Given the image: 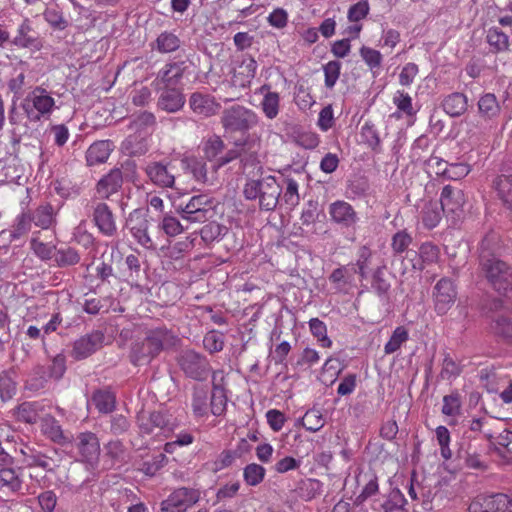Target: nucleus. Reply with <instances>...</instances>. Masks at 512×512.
I'll list each match as a JSON object with an SVG mask.
<instances>
[{
	"instance_id": "774afa93",
	"label": "nucleus",
	"mask_w": 512,
	"mask_h": 512,
	"mask_svg": "<svg viewBox=\"0 0 512 512\" xmlns=\"http://www.w3.org/2000/svg\"><path fill=\"white\" fill-rule=\"evenodd\" d=\"M390 287V283L383 277V268H377L373 274L372 288L379 296H383L388 293Z\"/></svg>"
},
{
	"instance_id": "1a4fd4ad",
	"label": "nucleus",
	"mask_w": 512,
	"mask_h": 512,
	"mask_svg": "<svg viewBox=\"0 0 512 512\" xmlns=\"http://www.w3.org/2000/svg\"><path fill=\"white\" fill-rule=\"evenodd\" d=\"M201 497L198 489L180 487L175 489L166 500L162 501L161 509L164 512H185L195 505Z\"/></svg>"
},
{
	"instance_id": "39448f33",
	"label": "nucleus",
	"mask_w": 512,
	"mask_h": 512,
	"mask_svg": "<svg viewBox=\"0 0 512 512\" xmlns=\"http://www.w3.org/2000/svg\"><path fill=\"white\" fill-rule=\"evenodd\" d=\"M140 432L143 435H163L168 437L176 427L175 419L167 412L141 411L137 417Z\"/></svg>"
},
{
	"instance_id": "20e7f679",
	"label": "nucleus",
	"mask_w": 512,
	"mask_h": 512,
	"mask_svg": "<svg viewBox=\"0 0 512 512\" xmlns=\"http://www.w3.org/2000/svg\"><path fill=\"white\" fill-rule=\"evenodd\" d=\"M155 124V115L148 111H144L132 119L129 128L134 131V134L129 135L125 140V148L130 154L142 155L147 152V136L149 129L153 128Z\"/></svg>"
},
{
	"instance_id": "c03bdc74",
	"label": "nucleus",
	"mask_w": 512,
	"mask_h": 512,
	"mask_svg": "<svg viewBox=\"0 0 512 512\" xmlns=\"http://www.w3.org/2000/svg\"><path fill=\"white\" fill-rule=\"evenodd\" d=\"M208 392L203 388H195L192 397V409L196 416L202 417L208 411Z\"/></svg>"
},
{
	"instance_id": "3c124183",
	"label": "nucleus",
	"mask_w": 512,
	"mask_h": 512,
	"mask_svg": "<svg viewBox=\"0 0 512 512\" xmlns=\"http://www.w3.org/2000/svg\"><path fill=\"white\" fill-rule=\"evenodd\" d=\"M159 228L169 237H175L184 230L181 222L172 215H164L159 223Z\"/></svg>"
},
{
	"instance_id": "2f4dec72",
	"label": "nucleus",
	"mask_w": 512,
	"mask_h": 512,
	"mask_svg": "<svg viewBox=\"0 0 512 512\" xmlns=\"http://www.w3.org/2000/svg\"><path fill=\"white\" fill-rule=\"evenodd\" d=\"M22 483V479L15 469H0V491L3 493H16L20 491Z\"/></svg>"
},
{
	"instance_id": "aec40b11",
	"label": "nucleus",
	"mask_w": 512,
	"mask_h": 512,
	"mask_svg": "<svg viewBox=\"0 0 512 512\" xmlns=\"http://www.w3.org/2000/svg\"><path fill=\"white\" fill-rule=\"evenodd\" d=\"M93 221L99 231L108 237H112L116 231V222L109 206L104 202H96L93 206Z\"/></svg>"
},
{
	"instance_id": "72a5a7b5",
	"label": "nucleus",
	"mask_w": 512,
	"mask_h": 512,
	"mask_svg": "<svg viewBox=\"0 0 512 512\" xmlns=\"http://www.w3.org/2000/svg\"><path fill=\"white\" fill-rule=\"evenodd\" d=\"M434 309L438 315L448 313V280L440 279L433 290Z\"/></svg>"
},
{
	"instance_id": "8fccbe9b",
	"label": "nucleus",
	"mask_w": 512,
	"mask_h": 512,
	"mask_svg": "<svg viewBox=\"0 0 512 512\" xmlns=\"http://www.w3.org/2000/svg\"><path fill=\"white\" fill-rule=\"evenodd\" d=\"M496 189L502 200L512 209V176H500L496 181Z\"/></svg>"
},
{
	"instance_id": "052dcab7",
	"label": "nucleus",
	"mask_w": 512,
	"mask_h": 512,
	"mask_svg": "<svg viewBox=\"0 0 512 512\" xmlns=\"http://www.w3.org/2000/svg\"><path fill=\"white\" fill-rule=\"evenodd\" d=\"M393 103L397 108L408 116H412L415 111L412 105V98L404 91H397L393 97Z\"/></svg>"
},
{
	"instance_id": "f03ea898",
	"label": "nucleus",
	"mask_w": 512,
	"mask_h": 512,
	"mask_svg": "<svg viewBox=\"0 0 512 512\" xmlns=\"http://www.w3.org/2000/svg\"><path fill=\"white\" fill-rule=\"evenodd\" d=\"M281 185L272 175L250 179L246 182L243 194L247 200H257L260 210L273 211L279 203Z\"/></svg>"
},
{
	"instance_id": "6e6552de",
	"label": "nucleus",
	"mask_w": 512,
	"mask_h": 512,
	"mask_svg": "<svg viewBox=\"0 0 512 512\" xmlns=\"http://www.w3.org/2000/svg\"><path fill=\"white\" fill-rule=\"evenodd\" d=\"M177 363L186 377L196 381H205L211 372L208 359L194 350L182 351Z\"/></svg>"
},
{
	"instance_id": "f257e3e1",
	"label": "nucleus",
	"mask_w": 512,
	"mask_h": 512,
	"mask_svg": "<svg viewBox=\"0 0 512 512\" xmlns=\"http://www.w3.org/2000/svg\"><path fill=\"white\" fill-rule=\"evenodd\" d=\"M496 235H487L480 244V258L483 269L493 287L503 294L512 291V272L506 263L490 256L491 244L496 242Z\"/></svg>"
},
{
	"instance_id": "5701e85b",
	"label": "nucleus",
	"mask_w": 512,
	"mask_h": 512,
	"mask_svg": "<svg viewBox=\"0 0 512 512\" xmlns=\"http://www.w3.org/2000/svg\"><path fill=\"white\" fill-rule=\"evenodd\" d=\"M8 120L10 125L12 126L11 142L13 144H19L22 140V137L28 135L30 130V122L27 120L24 113L21 114L17 110L15 103H13L9 109Z\"/></svg>"
},
{
	"instance_id": "58836bf2",
	"label": "nucleus",
	"mask_w": 512,
	"mask_h": 512,
	"mask_svg": "<svg viewBox=\"0 0 512 512\" xmlns=\"http://www.w3.org/2000/svg\"><path fill=\"white\" fill-rule=\"evenodd\" d=\"M184 62L170 63L160 72V78L166 86L177 85L184 74Z\"/></svg>"
},
{
	"instance_id": "412c9836",
	"label": "nucleus",
	"mask_w": 512,
	"mask_h": 512,
	"mask_svg": "<svg viewBox=\"0 0 512 512\" xmlns=\"http://www.w3.org/2000/svg\"><path fill=\"white\" fill-rule=\"evenodd\" d=\"M448 199V185L442 188L440 202H428L421 211V220L425 228L433 229L436 227L444 213V201Z\"/></svg>"
},
{
	"instance_id": "f704fd0d",
	"label": "nucleus",
	"mask_w": 512,
	"mask_h": 512,
	"mask_svg": "<svg viewBox=\"0 0 512 512\" xmlns=\"http://www.w3.org/2000/svg\"><path fill=\"white\" fill-rule=\"evenodd\" d=\"M16 371L14 368L4 370L0 373V398L6 402L15 395L17 390Z\"/></svg>"
},
{
	"instance_id": "0eeeda50",
	"label": "nucleus",
	"mask_w": 512,
	"mask_h": 512,
	"mask_svg": "<svg viewBox=\"0 0 512 512\" xmlns=\"http://www.w3.org/2000/svg\"><path fill=\"white\" fill-rule=\"evenodd\" d=\"M257 123V114L242 105H233L222 112L221 124L228 132H245Z\"/></svg>"
},
{
	"instance_id": "b1692460",
	"label": "nucleus",
	"mask_w": 512,
	"mask_h": 512,
	"mask_svg": "<svg viewBox=\"0 0 512 512\" xmlns=\"http://www.w3.org/2000/svg\"><path fill=\"white\" fill-rule=\"evenodd\" d=\"M32 223L30 212H22L15 218L10 230L0 232V241L7 238L12 242L22 238L31 230Z\"/></svg>"
},
{
	"instance_id": "49530a36",
	"label": "nucleus",
	"mask_w": 512,
	"mask_h": 512,
	"mask_svg": "<svg viewBox=\"0 0 512 512\" xmlns=\"http://www.w3.org/2000/svg\"><path fill=\"white\" fill-rule=\"evenodd\" d=\"M265 472L263 466L251 463L244 468L243 477L248 485L256 486L263 481Z\"/></svg>"
},
{
	"instance_id": "7c9ffc66",
	"label": "nucleus",
	"mask_w": 512,
	"mask_h": 512,
	"mask_svg": "<svg viewBox=\"0 0 512 512\" xmlns=\"http://www.w3.org/2000/svg\"><path fill=\"white\" fill-rule=\"evenodd\" d=\"M263 93V99L261 101V108L263 113L268 119H275L279 114L280 108V96L277 92H272L268 85H263L260 88Z\"/></svg>"
},
{
	"instance_id": "864d4df0",
	"label": "nucleus",
	"mask_w": 512,
	"mask_h": 512,
	"mask_svg": "<svg viewBox=\"0 0 512 512\" xmlns=\"http://www.w3.org/2000/svg\"><path fill=\"white\" fill-rule=\"evenodd\" d=\"M55 260L60 267L76 265L80 261V255L74 248L60 249L55 255Z\"/></svg>"
},
{
	"instance_id": "a18cd8bd",
	"label": "nucleus",
	"mask_w": 512,
	"mask_h": 512,
	"mask_svg": "<svg viewBox=\"0 0 512 512\" xmlns=\"http://www.w3.org/2000/svg\"><path fill=\"white\" fill-rule=\"evenodd\" d=\"M226 403L227 398L224 390L214 385L210 401L211 413L215 416L222 415L226 409Z\"/></svg>"
},
{
	"instance_id": "c9c22d12",
	"label": "nucleus",
	"mask_w": 512,
	"mask_h": 512,
	"mask_svg": "<svg viewBox=\"0 0 512 512\" xmlns=\"http://www.w3.org/2000/svg\"><path fill=\"white\" fill-rule=\"evenodd\" d=\"M183 169L192 174V177L198 182H206L207 167L203 159L197 157H185L182 159Z\"/></svg>"
},
{
	"instance_id": "f3484780",
	"label": "nucleus",
	"mask_w": 512,
	"mask_h": 512,
	"mask_svg": "<svg viewBox=\"0 0 512 512\" xmlns=\"http://www.w3.org/2000/svg\"><path fill=\"white\" fill-rule=\"evenodd\" d=\"M75 447L82 461L93 464L100 455V444L97 436L92 432H82L75 439Z\"/></svg>"
},
{
	"instance_id": "f8f14e48",
	"label": "nucleus",
	"mask_w": 512,
	"mask_h": 512,
	"mask_svg": "<svg viewBox=\"0 0 512 512\" xmlns=\"http://www.w3.org/2000/svg\"><path fill=\"white\" fill-rule=\"evenodd\" d=\"M469 512H512V500L505 494L479 495L469 505Z\"/></svg>"
},
{
	"instance_id": "79ce46f5",
	"label": "nucleus",
	"mask_w": 512,
	"mask_h": 512,
	"mask_svg": "<svg viewBox=\"0 0 512 512\" xmlns=\"http://www.w3.org/2000/svg\"><path fill=\"white\" fill-rule=\"evenodd\" d=\"M39 234L40 232L33 234V237L30 241L31 249L40 259L49 260L53 256L55 245L41 241L38 237Z\"/></svg>"
},
{
	"instance_id": "a878e982",
	"label": "nucleus",
	"mask_w": 512,
	"mask_h": 512,
	"mask_svg": "<svg viewBox=\"0 0 512 512\" xmlns=\"http://www.w3.org/2000/svg\"><path fill=\"white\" fill-rule=\"evenodd\" d=\"M112 146V142L109 140L94 142L86 152L87 164L93 166L106 162L113 149Z\"/></svg>"
},
{
	"instance_id": "603ef678",
	"label": "nucleus",
	"mask_w": 512,
	"mask_h": 512,
	"mask_svg": "<svg viewBox=\"0 0 512 512\" xmlns=\"http://www.w3.org/2000/svg\"><path fill=\"white\" fill-rule=\"evenodd\" d=\"M309 328L311 333L317 337L322 347H330L332 345V341L327 337V328L324 322L318 318H312L309 321Z\"/></svg>"
},
{
	"instance_id": "6e6d98bb",
	"label": "nucleus",
	"mask_w": 512,
	"mask_h": 512,
	"mask_svg": "<svg viewBox=\"0 0 512 512\" xmlns=\"http://www.w3.org/2000/svg\"><path fill=\"white\" fill-rule=\"evenodd\" d=\"M283 200L290 207H295L300 202L298 183L292 178L286 179V188L284 191Z\"/></svg>"
},
{
	"instance_id": "473e14b6",
	"label": "nucleus",
	"mask_w": 512,
	"mask_h": 512,
	"mask_svg": "<svg viewBox=\"0 0 512 512\" xmlns=\"http://www.w3.org/2000/svg\"><path fill=\"white\" fill-rule=\"evenodd\" d=\"M157 355L154 353L149 343L144 338L142 341L135 342L130 352V361L134 365L148 364Z\"/></svg>"
},
{
	"instance_id": "6ab92c4d",
	"label": "nucleus",
	"mask_w": 512,
	"mask_h": 512,
	"mask_svg": "<svg viewBox=\"0 0 512 512\" xmlns=\"http://www.w3.org/2000/svg\"><path fill=\"white\" fill-rule=\"evenodd\" d=\"M189 107L196 115L208 118L219 113L221 104L209 94L194 92L190 95Z\"/></svg>"
},
{
	"instance_id": "ea45409f",
	"label": "nucleus",
	"mask_w": 512,
	"mask_h": 512,
	"mask_svg": "<svg viewBox=\"0 0 512 512\" xmlns=\"http://www.w3.org/2000/svg\"><path fill=\"white\" fill-rule=\"evenodd\" d=\"M487 42L494 52L506 51L509 47V38L498 28H490L487 32Z\"/></svg>"
},
{
	"instance_id": "37998d69",
	"label": "nucleus",
	"mask_w": 512,
	"mask_h": 512,
	"mask_svg": "<svg viewBox=\"0 0 512 512\" xmlns=\"http://www.w3.org/2000/svg\"><path fill=\"white\" fill-rule=\"evenodd\" d=\"M47 382L46 370L42 365L33 368L30 377L27 379L25 387L30 391H38L45 387Z\"/></svg>"
},
{
	"instance_id": "2eb2a0df",
	"label": "nucleus",
	"mask_w": 512,
	"mask_h": 512,
	"mask_svg": "<svg viewBox=\"0 0 512 512\" xmlns=\"http://www.w3.org/2000/svg\"><path fill=\"white\" fill-rule=\"evenodd\" d=\"M328 213L331 221L341 228H354L359 221L358 213L350 203L344 200L331 203Z\"/></svg>"
},
{
	"instance_id": "0e129e2a",
	"label": "nucleus",
	"mask_w": 512,
	"mask_h": 512,
	"mask_svg": "<svg viewBox=\"0 0 512 512\" xmlns=\"http://www.w3.org/2000/svg\"><path fill=\"white\" fill-rule=\"evenodd\" d=\"M23 462L30 467L36 466L47 470L51 469V458L36 449L26 459H23Z\"/></svg>"
},
{
	"instance_id": "de8ad7c7",
	"label": "nucleus",
	"mask_w": 512,
	"mask_h": 512,
	"mask_svg": "<svg viewBox=\"0 0 512 512\" xmlns=\"http://www.w3.org/2000/svg\"><path fill=\"white\" fill-rule=\"evenodd\" d=\"M360 56L371 71L378 70L382 64V54L373 48L362 46L359 50Z\"/></svg>"
},
{
	"instance_id": "69168bd1",
	"label": "nucleus",
	"mask_w": 512,
	"mask_h": 512,
	"mask_svg": "<svg viewBox=\"0 0 512 512\" xmlns=\"http://www.w3.org/2000/svg\"><path fill=\"white\" fill-rule=\"evenodd\" d=\"M369 10L367 1H359L349 8L347 18L350 22H359L368 15Z\"/></svg>"
},
{
	"instance_id": "a211bd4d",
	"label": "nucleus",
	"mask_w": 512,
	"mask_h": 512,
	"mask_svg": "<svg viewBox=\"0 0 512 512\" xmlns=\"http://www.w3.org/2000/svg\"><path fill=\"white\" fill-rule=\"evenodd\" d=\"M145 339L156 355H159L163 350L175 347L179 342V338L165 327L149 330L146 333Z\"/></svg>"
},
{
	"instance_id": "ddd939ff",
	"label": "nucleus",
	"mask_w": 512,
	"mask_h": 512,
	"mask_svg": "<svg viewBox=\"0 0 512 512\" xmlns=\"http://www.w3.org/2000/svg\"><path fill=\"white\" fill-rule=\"evenodd\" d=\"M126 226L139 245L146 249H156V245L148 233L150 223L145 214L138 210L133 211L127 219Z\"/></svg>"
},
{
	"instance_id": "bb28decb",
	"label": "nucleus",
	"mask_w": 512,
	"mask_h": 512,
	"mask_svg": "<svg viewBox=\"0 0 512 512\" xmlns=\"http://www.w3.org/2000/svg\"><path fill=\"white\" fill-rule=\"evenodd\" d=\"M30 215L34 225L41 229L48 230L56 224V212L50 203L39 205Z\"/></svg>"
},
{
	"instance_id": "9d476101",
	"label": "nucleus",
	"mask_w": 512,
	"mask_h": 512,
	"mask_svg": "<svg viewBox=\"0 0 512 512\" xmlns=\"http://www.w3.org/2000/svg\"><path fill=\"white\" fill-rule=\"evenodd\" d=\"M10 45L37 52L42 49L43 41L39 33L33 28L30 19L25 18L17 26L14 36H10Z\"/></svg>"
},
{
	"instance_id": "4d7b16f0",
	"label": "nucleus",
	"mask_w": 512,
	"mask_h": 512,
	"mask_svg": "<svg viewBox=\"0 0 512 512\" xmlns=\"http://www.w3.org/2000/svg\"><path fill=\"white\" fill-rule=\"evenodd\" d=\"M324 75H325V86L327 88H333L336 84L341 70V63L338 61H329L323 67Z\"/></svg>"
},
{
	"instance_id": "4c0bfd02",
	"label": "nucleus",
	"mask_w": 512,
	"mask_h": 512,
	"mask_svg": "<svg viewBox=\"0 0 512 512\" xmlns=\"http://www.w3.org/2000/svg\"><path fill=\"white\" fill-rule=\"evenodd\" d=\"M91 401L101 413H110L115 408V396L107 390L95 391Z\"/></svg>"
},
{
	"instance_id": "cd10ccee",
	"label": "nucleus",
	"mask_w": 512,
	"mask_h": 512,
	"mask_svg": "<svg viewBox=\"0 0 512 512\" xmlns=\"http://www.w3.org/2000/svg\"><path fill=\"white\" fill-rule=\"evenodd\" d=\"M44 405L39 401H26L18 405L15 409V415L17 420L35 424L40 417V413L43 412Z\"/></svg>"
},
{
	"instance_id": "dca6fc26",
	"label": "nucleus",
	"mask_w": 512,
	"mask_h": 512,
	"mask_svg": "<svg viewBox=\"0 0 512 512\" xmlns=\"http://www.w3.org/2000/svg\"><path fill=\"white\" fill-rule=\"evenodd\" d=\"M104 339L105 336L103 332L99 330H94L91 333L81 336L74 342L71 356L76 360L89 357L102 347Z\"/></svg>"
},
{
	"instance_id": "9b49d317",
	"label": "nucleus",
	"mask_w": 512,
	"mask_h": 512,
	"mask_svg": "<svg viewBox=\"0 0 512 512\" xmlns=\"http://www.w3.org/2000/svg\"><path fill=\"white\" fill-rule=\"evenodd\" d=\"M144 172L149 181L160 188H173L175 185L174 167L170 161H151L147 163Z\"/></svg>"
},
{
	"instance_id": "09e8293b",
	"label": "nucleus",
	"mask_w": 512,
	"mask_h": 512,
	"mask_svg": "<svg viewBox=\"0 0 512 512\" xmlns=\"http://www.w3.org/2000/svg\"><path fill=\"white\" fill-rule=\"evenodd\" d=\"M496 189L502 200L512 209V176H500L496 181Z\"/></svg>"
},
{
	"instance_id": "c85d7f7f",
	"label": "nucleus",
	"mask_w": 512,
	"mask_h": 512,
	"mask_svg": "<svg viewBox=\"0 0 512 512\" xmlns=\"http://www.w3.org/2000/svg\"><path fill=\"white\" fill-rule=\"evenodd\" d=\"M379 512H408L407 500L403 493L395 488L392 489L387 495L383 497Z\"/></svg>"
},
{
	"instance_id": "e433bc0d",
	"label": "nucleus",
	"mask_w": 512,
	"mask_h": 512,
	"mask_svg": "<svg viewBox=\"0 0 512 512\" xmlns=\"http://www.w3.org/2000/svg\"><path fill=\"white\" fill-rule=\"evenodd\" d=\"M181 45V41L177 35L172 32L164 31L158 35L152 45L160 53H171L176 51Z\"/></svg>"
},
{
	"instance_id": "680f3d73",
	"label": "nucleus",
	"mask_w": 512,
	"mask_h": 512,
	"mask_svg": "<svg viewBox=\"0 0 512 512\" xmlns=\"http://www.w3.org/2000/svg\"><path fill=\"white\" fill-rule=\"evenodd\" d=\"M412 243V237L405 230L399 231L392 237L391 247L394 253H403Z\"/></svg>"
},
{
	"instance_id": "bf43d9fd",
	"label": "nucleus",
	"mask_w": 512,
	"mask_h": 512,
	"mask_svg": "<svg viewBox=\"0 0 512 512\" xmlns=\"http://www.w3.org/2000/svg\"><path fill=\"white\" fill-rule=\"evenodd\" d=\"M324 425L322 415L317 410H309L303 417V426L310 432L320 430Z\"/></svg>"
},
{
	"instance_id": "7ed1b4c3",
	"label": "nucleus",
	"mask_w": 512,
	"mask_h": 512,
	"mask_svg": "<svg viewBox=\"0 0 512 512\" xmlns=\"http://www.w3.org/2000/svg\"><path fill=\"white\" fill-rule=\"evenodd\" d=\"M25 117L31 123L48 119L57 108L52 93L43 86H35L29 91L20 103Z\"/></svg>"
},
{
	"instance_id": "a19ab883",
	"label": "nucleus",
	"mask_w": 512,
	"mask_h": 512,
	"mask_svg": "<svg viewBox=\"0 0 512 512\" xmlns=\"http://www.w3.org/2000/svg\"><path fill=\"white\" fill-rule=\"evenodd\" d=\"M408 339H409V334H408L407 329L403 326L397 327L393 331L389 341L384 346L385 354L395 353L397 350L400 349V347L405 342H407Z\"/></svg>"
},
{
	"instance_id": "338daca9",
	"label": "nucleus",
	"mask_w": 512,
	"mask_h": 512,
	"mask_svg": "<svg viewBox=\"0 0 512 512\" xmlns=\"http://www.w3.org/2000/svg\"><path fill=\"white\" fill-rule=\"evenodd\" d=\"M467 109V98L462 93L450 95V117L459 116Z\"/></svg>"
},
{
	"instance_id": "5fc2aeb1",
	"label": "nucleus",
	"mask_w": 512,
	"mask_h": 512,
	"mask_svg": "<svg viewBox=\"0 0 512 512\" xmlns=\"http://www.w3.org/2000/svg\"><path fill=\"white\" fill-rule=\"evenodd\" d=\"M480 112L487 116L493 117L499 112V105L493 94H485L478 102Z\"/></svg>"
},
{
	"instance_id": "c756f323",
	"label": "nucleus",
	"mask_w": 512,
	"mask_h": 512,
	"mask_svg": "<svg viewBox=\"0 0 512 512\" xmlns=\"http://www.w3.org/2000/svg\"><path fill=\"white\" fill-rule=\"evenodd\" d=\"M42 15L53 31H64L70 26L69 19L57 5L46 6Z\"/></svg>"
},
{
	"instance_id": "393cba45",
	"label": "nucleus",
	"mask_w": 512,
	"mask_h": 512,
	"mask_svg": "<svg viewBox=\"0 0 512 512\" xmlns=\"http://www.w3.org/2000/svg\"><path fill=\"white\" fill-rule=\"evenodd\" d=\"M184 103V95L179 90L167 88L161 92L157 106L168 113H174L179 111L184 106Z\"/></svg>"
},
{
	"instance_id": "13d9d810",
	"label": "nucleus",
	"mask_w": 512,
	"mask_h": 512,
	"mask_svg": "<svg viewBox=\"0 0 512 512\" xmlns=\"http://www.w3.org/2000/svg\"><path fill=\"white\" fill-rule=\"evenodd\" d=\"M224 148V142L218 136L209 138L204 144V155L208 160H214Z\"/></svg>"
},
{
	"instance_id": "423d86ee",
	"label": "nucleus",
	"mask_w": 512,
	"mask_h": 512,
	"mask_svg": "<svg viewBox=\"0 0 512 512\" xmlns=\"http://www.w3.org/2000/svg\"><path fill=\"white\" fill-rule=\"evenodd\" d=\"M176 211L189 223H205L214 216L213 199L206 194H198L185 204H180Z\"/></svg>"
},
{
	"instance_id": "e2e57ef3",
	"label": "nucleus",
	"mask_w": 512,
	"mask_h": 512,
	"mask_svg": "<svg viewBox=\"0 0 512 512\" xmlns=\"http://www.w3.org/2000/svg\"><path fill=\"white\" fill-rule=\"evenodd\" d=\"M203 345L210 353L219 352L224 347L223 336L216 331L208 332L204 336Z\"/></svg>"
},
{
	"instance_id": "4468645a",
	"label": "nucleus",
	"mask_w": 512,
	"mask_h": 512,
	"mask_svg": "<svg viewBox=\"0 0 512 512\" xmlns=\"http://www.w3.org/2000/svg\"><path fill=\"white\" fill-rule=\"evenodd\" d=\"M41 433L51 442L64 448L73 446V435L63 430L60 422L52 415H45L40 421Z\"/></svg>"
},
{
	"instance_id": "4be33fe9",
	"label": "nucleus",
	"mask_w": 512,
	"mask_h": 512,
	"mask_svg": "<svg viewBox=\"0 0 512 512\" xmlns=\"http://www.w3.org/2000/svg\"><path fill=\"white\" fill-rule=\"evenodd\" d=\"M122 184V172L120 169L114 168L97 182L96 194L100 199H110L112 195L118 193Z\"/></svg>"
}]
</instances>
